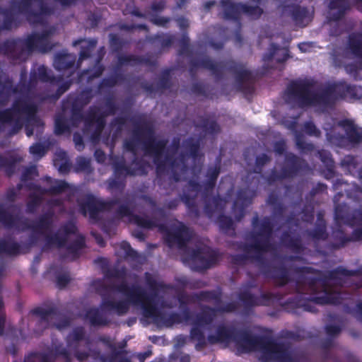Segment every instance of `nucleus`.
<instances>
[{
	"mask_svg": "<svg viewBox=\"0 0 362 362\" xmlns=\"http://www.w3.org/2000/svg\"><path fill=\"white\" fill-rule=\"evenodd\" d=\"M103 70V69L98 60L93 69H88L82 73L78 78L79 82H83L85 78H87L88 81H90L93 78L98 77L102 74Z\"/></svg>",
	"mask_w": 362,
	"mask_h": 362,
	"instance_id": "2f4dec72",
	"label": "nucleus"
},
{
	"mask_svg": "<svg viewBox=\"0 0 362 362\" xmlns=\"http://www.w3.org/2000/svg\"><path fill=\"white\" fill-rule=\"evenodd\" d=\"M311 235L316 239H325L326 238L325 221L320 217L318 218L317 226L311 233Z\"/></svg>",
	"mask_w": 362,
	"mask_h": 362,
	"instance_id": "58836bf2",
	"label": "nucleus"
},
{
	"mask_svg": "<svg viewBox=\"0 0 362 362\" xmlns=\"http://www.w3.org/2000/svg\"><path fill=\"white\" fill-rule=\"evenodd\" d=\"M36 176H37V173L35 166H30L26 168L22 175V183L18 185L17 189V190H20L25 185L28 189L32 191L28 204V211L30 212L34 211L35 206L41 202L46 194L57 195L64 193L66 197H70L76 192V188L65 181L52 180L50 177L47 179L49 185V189H42L31 183H26L28 180H33Z\"/></svg>",
	"mask_w": 362,
	"mask_h": 362,
	"instance_id": "9b49d317",
	"label": "nucleus"
},
{
	"mask_svg": "<svg viewBox=\"0 0 362 362\" xmlns=\"http://www.w3.org/2000/svg\"><path fill=\"white\" fill-rule=\"evenodd\" d=\"M349 6V0H330L329 17L335 21L342 17Z\"/></svg>",
	"mask_w": 362,
	"mask_h": 362,
	"instance_id": "4be33fe9",
	"label": "nucleus"
},
{
	"mask_svg": "<svg viewBox=\"0 0 362 362\" xmlns=\"http://www.w3.org/2000/svg\"><path fill=\"white\" fill-rule=\"evenodd\" d=\"M36 315V321L42 328L54 326L62 329L69 323V320L54 309L37 308L34 311Z\"/></svg>",
	"mask_w": 362,
	"mask_h": 362,
	"instance_id": "f3484780",
	"label": "nucleus"
},
{
	"mask_svg": "<svg viewBox=\"0 0 362 362\" xmlns=\"http://www.w3.org/2000/svg\"><path fill=\"white\" fill-rule=\"evenodd\" d=\"M179 141H174L173 148L164 154L165 141L155 137L151 127L146 123L136 124L132 138L124 141V161L115 165V177L110 179L108 188L112 192H120L124 187V180L127 175H143L146 173L151 163L156 165L159 173L165 172L173 175L176 181L187 179L192 175L188 186L184 190L182 199L187 207H193L194 199L199 193L207 197L215 185L219 174L217 167L211 168L207 172V179L202 185L197 183V168H189L186 162H194L198 157L199 143L194 140L183 144L186 155L180 153Z\"/></svg>",
	"mask_w": 362,
	"mask_h": 362,
	"instance_id": "f03ea898",
	"label": "nucleus"
},
{
	"mask_svg": "<svg viewBox=\"0 0 362 362\" xmlns=\"http://www.w3.org/2000/svg\"><path fill=\"white\" fill-rule=\"evenodd\" d=\"M18 250V245L17 243L11 240H1L0 241V253H6L9 255H14Z\"/></svg>",
	"mask_w": 362,
	"mask_h": 362,
	"instance_id": "473e14b6",
	"label": "nucleus"
},
{
	"mask_svg": "<svg viewBox=\"0 0 362 362\" xmlns=\"http://www.w3.org/2000/svg\"><path fill=\"white\" fill-rule=\"evenodd\" d=\"M352 272L346 269H339L330 274L326 280H317L306 277L310 280L309 285L305 288H300V292L313 294L312 300L318 304L339 303L343 298L339 285L344 283V278L351 276Z\"/></svg>",
	"mask_w": 362,
	"mask_h": 362,
	"instance_id": "9d476101",
	"label": "nucleus"
},
{
	"mask_svg": "<svg viewBox=\"0 0 362 362\" xmlns=\"http://www.w3.org/2000/svg\"><path fill=\"white\" fill-rule=\"evenodd\" d=\"M146 284L152 291L148 295L146 291L135 282L131 286L128 284L126 270L117 269L107 275L106 283L95 282L98 291L103 296L101 310L91 308L86 316L94 325H104L107 320L103 312L114 313L119 315L125 314L129 305L140 308L145 318L160 325L170 326L173 323L186 322L193 327L190 337L197 343V350L203 349L207 343L234 342L245 352H254L262 362H298L292 356L288 347L269 337L252 334L247 329H235L219 326L214 334H209L207 339L204 332L212 328V321L216 310L205 308L202 313L194 317L191 316L185 305L194 300L180 291V287H199L189 281L186 276L177 279V286L172 287L158 281L151 275L146 274Z\"/></svg>",
	"mask_w": 362,
	"mask_h": 362,
	"instance_id": "f257e3e1",
	"label": "nucleus"
},
{
	"mask_svg": "<svg viewBox=\"0 0 362 362\" xmlns=\"http://www.w3.org/2000/svg\"><path fill=\"white\" fill-rule=\"evenodd\" d=\"M74 141L76 148L78 151H81L83 148L84 146H83V139L80 134H74Z\"/></svg>",
	"mask_w": 362,
	"mask_h": 362,
	"instance_id": "8fccbe9b",
	"label": "nucleus"
},
{
	"mask_svg": "<svg viewBox=\"0 0 362 362\" xmlns=\"http://www.w3.org/2000/svg\"><path fill=\"white\" fill-rule=\"evenodd\" d=\"M13 92V86L10 81L6 82L5 84L0 83V103L6 100Z\"/></svg>",
	"mask_w": 362,
	"mask_h": 362,
	"instance_id": "ea45409f",
	"label": "nucleus"
},
{
	"mask_svg": "<svg viewBox=\"0 0 362 362\" xmlns=\"http://www.w3.org/2000/svg\"><path fill=\"white\" fill-rule=\"evenodd\" d=\"M55 32V27H46L41 33L35 32L24 40H8L0 47V53L13 59L23 60L31 52H48L54 46L51 38Z\"/></svg>",
	"mask_w": 362,
	"mask_h": 362,
	"instance_id": "6e6552de",
	"label": "nucleus"
},
{
	"mask_svg": "<svg viewBox=\"0 0 362 362\" xmlns=\"http://www.w3.org/2000/svg\"><path fill=\"white\" fill-rule=\"evenodd\" d=\"M271 275L273 277L279 278L281 284H286L288 281V272L284 268L274 269Z\"/></svg>",
	"mask_w": 362,
	"mask_h": 362,
	"instance_id": "a19ab883",
	"label": "nucleus"
},
{
	"mask_svg": "<svg viewBox=\"0 0 362 362\" xmlns=\"http://www.w3.org/2000/svg\"><path fill=\"white\" fill-rule=\"evenodd\" d=\"M199 66L210 70L213 74L217 76L219 74V73L224 71L225 69H227L226 64L223 63L217 64L206 57L202 59Z\"/></svg>",
	"mask_w": 362,
	"mask_h": 362,
	"instance_id": "cd10ccee",
	"label": "nucleus"
},
{
	"mask_svg": "<svg viewBox=\"0 0 362 362\" xmlns=\"http://www.w3.org/2000/svg\"><path fill=\"white\" fill-rule=\"evenodd\" d=\"M328 141L333 145L346 146L348 143L362 141V129L350 120H343L333 127H324Z\"/></svg>",
	"mask_w": 362,
	"mask_h": 362,
	"instance_id": "4468645a",
	"label": "nucleus"
},
{
	"mask_svg": "<svg viewBox=\"0 0 362 362\" xmlns=\"http://www.w3.org/2000/svg\"><path fill=\"white\" fill-rule=\"evenodd\" d=\"M288 50L286 48H281L272 45L269 55L264 57V60L274 59L277 62H282L287 59Z\"/></svg>",
	"mask_w": 362,
	"mask_h": 362,
	"instance_id": "c85d7f7f",
	"label": "nucleus"
},
{
	"mask_svg": "<svg viewBox=\"0 0 362 362\" xmlns=\"http://www.w3.org/2000/svg\"><path fill=\"white\" fill-rule=\"evenodd\" d=\"M67 347L65 349L57 339L52 340V350L42 354H33L29 355L25 359V362H54L57 356H62L66 362H69L71 356L74 354L76 358L83 361L89 356V354L81 351L83 346L88 344L84 339V331L81 327L76 328L68 336Z\"/></svg>",
	"mask_w": 362,
	"mask_h": 362,
	"instance_id": "1a4fd4ad",
	"label": "nucleus"
},
{
	"mask_svg": "<svg viewBox=\"0 0 362 362\" xmlns=\"http://www.w3.org/2000/svg\"><path fill=\"white\" fill-rule=\"evenodd\" d=\"M234 72L240 88H243V83L248 82L252 78V74L242 65H236L234 67Z\"/></svg>",
	"mask_w": 362,
	"mask_h": 362,
	"instance_id": "c756f323",
	"label": "nucleus"
},
{
	"mask_svg": "<svg viewBox=\"0 0 362 362\" xmlns=\"http://www.w3.org/2000/svg\"><path fill=\"white\" fill-rule=\"evenodd\" d=\"M95 157L96 160L100 163L103 162L105 160V154L100 150L95 151Z\"/></svg>",
	"mask_w": 362,
	"mask_h": 362,
	"instance_id": "680f3d73",
	"label": "nucleus"
},
{
	"mask_svg": "<svg viewBox=\"0 0 362 362\" xmlns=\"http://www.w3.org/2000/svg\"><path fill=\"white\" fill-rule=\"evenodd\" d=\"M54 164L61 173L67 172L71 165L66 153L60 149L55 153Z\"/></svg>",
	"mask_w": 362,
	"mask_h": 362,
	"instance_id": "393cba45",
	"label": "nucleus"
},
{
	"mask_svg": "<svg viewBox=\"0 0 362 362\" xmlns=\"http://www.w3.org/2000/svg\"><path fill=\"white\" fill-rule=\"evenodd\" d=\"M334 63L356 78L357 71L362 69V35H351L347 47L334 56Z\"/></svg>",
	"mask_w": 362,
	"mask_h": 362,
	"instance_id": "f8f14e48",
	"label": "nucleus"
},
{
	"mask_svg": "<svg viewBox=\"0 0 362 362\" xmlns=\"http://www.w3.org/2000/svg\"><path fill=\"white\" fill-rule=\"evenodd\" d=\"M61 78L57 80L50 75V71L43 65H39L35 67L30 72V81L28 86L24 87L23 92H30L34 88L38 82H49L53 88H57L55 94H47L42 97V100L52 98L54 100H57L62 94L66 91L70 86V81L60 83Z\"/></svg>",
	"mask_w": 362,
	"mask_h": 362,
	"instance_id": "2eb2a0df",
	"label": "nucleus"
},
{
	"mask_svg": "<svg viewBox=\"0 0 362 362\" xmlns=\"http://www.w3.org/2000/svg\"><path fill=\"white\" fill-rule=\"evenodd\" d=\"M96 42H97L95 40L92 39L89 40H80L78 41H75L73 43L74 46L82 43L78 63H81L83 60L89 57L90 52L95 48L96 45Z\"/></svg>",
	"mask_w": 362,
	"mask_h": 362,
	"instance_id": "a878e982",
	"label": "nucleus"
},
{
	"mask_svg": "<svg viewBox=\"0 0 362 362\" xmlns=\"http://www.w3.org/2000/svg\"><path fill=\"white\" fill-rule=\"evenodd\" d=\"M327 334L331 337L336 336L341 332V327L336 325H329L326 326Z\"/></svg>",
	"mask_w": 362,
	"mask_h": 362,
	"instance_id": "de8ad7c7",
	"label": "nucleus"
},
{
	"mask_svg": "<svg viewBox=\"0 0 362 362\" xmlns=\"http://www.w3.org/2000/svg\"><path fill=\"white\" fill-rule=\"evenodd\" d=\"M221 4L224 11V17L228 19H236L240 13L255 18L259 17L262 12L259 6H251L241 4H235L230 0H222Z\"/></svg>",
	"mask_w": 362,
	"mask_h": 362,
	"instance_id": "a211bd4d",
	"label": "nucleus"
},
{
	"mask_svg": "<svg viewBox=\"0 0 362 362\" xmlns=\"http://www.w3.org/2000/svg\"><path fill=\"white\" fill-rule=\"evenodd\" d=\"M354 239L356 240H362V228L356 230L354 235Z\"/></svg>",
	"mask_w": 362,
	"mask_h": 362,
	"instance_id": "338daca9",
	"label": "nucleus"
},
{
	"mask_svg": "<svg viewBox=\"0 0 362 362\" xmlns=\"http://www.w3.org/2000/svg\"><path fill=\"white\" fill-rule=\"evenodd\" d=\"M320 157L323 163H325L328 168L332 166V160L330 158V155L327 152L319 153Z\"/></svg>",
	"mask_w": 362,
	"mask_h": 362,
	"instance_id": "09e8293b",
	"label": "nucleus"
},
{
	"mask_svg": "<svg viewBox=\"0 0 362 362\" xmlns=\"http://www.w3.org/2000/svg\"><path fill=\"white\" fill-rule=\"evenodd\" d=\"M296 123V118H292L291 120L284 119L283 121L284 125L289 129L294 130V127Z\"/></svg>",
	"mask_w": 362,
	"mask_h": 362,
	"instance_id": "6e6d98bb",
	"label": "nucleus"
},
{
	"mask_svg": "<svg viewBox=\"0 0 362 362\" xmlns=\"http://www.w3.org/2000/svg\"><path fill=\"white\" fill-rule=\"evenodd\" d=\"M344 186V190L347 194L348 197H353L356 199H362V188L359 187L356 185H353L350 187L346 182L342 183L341 187Z\"/></svg>",
	"mask_w": 362,
	"mask_h": 362,
	"instance_id": "c9c22d12",
	"label": "nucleus"
},
{
	"mask_svg": "<svg viewBox=\"0 0 362 362\" xmlns=\"http://www.w3.org/2000/svg\"><path fill=\"white\" fill-rule=\"evenodd\" d=\"M305 130L307 134L310 136H319L320 131L312 122H307L305 124Z\"/></svg>",
	"mask_w": 362,
	"mask_h": 362,
	"instance_id": "49530a36",
	"label": "nucleus"
},
{
	"mask_svg": "<svg viewBox=\"0 0 362 362\" xmlns=\"http://www.w3.org/2000/svg\"><path fill=\"white\" fill-rule=\"evenodd\" d=\"M291 11L292 12L293 19L298 23H303L304 18L308 13V11L305 8L298 6H293Z\"/></svg>",
	"mask_w": 362,
	"mask_h": 362,
	"instance_id": "e433bc0d",
	"label": "nucleus"
},
{
	"mask_svg": "<svg viewBox=\"0 0 362 362\" xmlns=\"http://www.w3.org/2000/svg\"><path fill=\"white\" fill-rule=\"evenodd\" d=\"M304 161L296 157L293 154H288L286 156L285 166L280 174H277L276 170L268 179V182L272 183L276 180L283 179L293 176L298 170H302L304 166Z\"/></svg>",
	"mask_w": 362,
	"mask_h": 362,
	"instance_id": "aec40b11",
	"label": "nucleus"
},
{
	"mask_svg": "<svg viewBox=\"0 0 362 362\" xmlns=\"http://www.w3.org/2000/svg\"><path fill=\"white\" fill-rule=\"evenodd\" d=\"M132 203L127 198L124 199H116L110 203L108 209L114 208L117 210L119 218H126L127 221L134 223L144 228L151 229L155 227L162 228L156 220L149 219L146 216L136 215V210L132 209Z\"/></svg>",
	"mask_w": 362,
	"mask_h": 362,
	"instance_id": "dca6fc26",
	"label": "nucleus"
},
{
	"mask_svg": "<svg viewBox=\"0 0 362 362\" xmlns=\"http://www.w3.org/2000/svg\"><path fill=\"white\" fill-rule=\"evenodd\" d=\"M281 242L284 245L290 247L292 250L300 252L302 249V245L298 239H294L289 235H284L281 238Z\"/></svg>",
	"mask_w": 362,
	"mask_h": 362,
	"instance_id": "f704fd0d",
	"label": "nucleus"
},
{
	"mask_svg": "<svg viewBox=\"0 0 362 362\" xmlns=\"http://www.w3.org/2000/svg\"><path fill=\"white\" fill-rule=\"evenodd\" d=\"M164 8V4L163 2H158L153 4L152 6V9L153 11H158L162 10Z\"/></svg>",
	"mask_w": 362,
	"mask_h": 362,
	"instance_id": "69168bd1",
	"label": "nucleus"
},
{
	"mask_svg": "<svg viewBox=\"0 0 362 362\" xmlns=\"http://www.w3.org/2000/svg\"><path fill=\"white\" fill-rule=\"evenodd\" d=\"M254 233L251 235L250 244L244 249L245 257L252 259L263 265L269 259L276 261V249L272 244V230L270 218L261 222L253 221Z\"/></svg>",
	"mask_w": 362,
	"mask_h": 362,
	"instance_id": "0eeeda50",
	"label": "nucleus"
},
{
	"mask_svg": "<svg viewBox=\"0 0 362 362\" xmlns=\"http://www.w3.org/2000/svg\"><path fill=\"white\" fill-rule=\"evenodd\" d=\"M269 160V158L266 154L259 156L256 159V167L254 169V173L248 174L246 183L247 188L241 190L238 194L236 201L233 204L234 217L237 221H240L244 216V208L247 206L255 195V189L257 184L259 182V172L261 167Z\"/></svg>",
	"mask_w": 362,
	"mask_h": 362,
	"instance_id": "ddd939ff",
	"label": "nucleus"
},
{
	"mask_svg": "<svg viewBox=\"0 0 362 362\" xmlns=\"http://www.w3.org/2000/svg\"><path fill=\"white\" fill-rule=\"evenodd\" d=\"M127 127V122L124 118L115 119L111 125L112 139L115 140L119 132Z\"/></svg>",
	"mask_w": 362,
	"mask_h": 362,
	"instance_id": "72a5a7b5",
	"label": "nucleus"
},
{
	"mask_svg": "<svg viewBox=\"0 0 362 362\" xmlns=\"http://www.w3.org/2000/svg\"><path fill=\"white\" fill-rule=\"evenodd\" d=\"M350 223L352 225L362 224V213L361 211H356V214H354Z\"/></svg>",
	"mask_w": 362,
	"mask_h": 362,
	"instance_id": "864d4df0",
	"label": "nucleus"
},
{
	"mask_svg": "<svg viewBox=\"0 0 362 362\" xmlns=\"http://www.w3.org/2000/svg\"><path fill=\"white\" fill-rule=\"evenodd\" d=\"M76 165L78 170L90 172V162L88 158L79 157L77 159Z\"/></svg>",
	"mask_w": 362,
	"mask_h": 362,
	"instance_id": "c03bdc74",
	"label": "nucleus"
},
{
	"mask_svg": "<svg viewBox=\"0 0 362 362\" xmlns=\"http://www.w3.org/2000/svg\"><path fill=\"white\" fill-rule=\"evenodd\" d=\"M81 210L84 215L89 213L91 216H95L97 211L98 210V207L97 206L95 200L88 199L84 204L81 206Z\"/></svg>",
	"mask_w": 362,
	"mask_h": 362,
	"instance_id": "4c0bfd02",
	"label": "nucleus"
},
{
	"mask_svg": "<svg viewBox=\"0 0 362 362\" xmlns=\"http://www.w3.org/2000/svg\"><path fill=\"white\" fill-rule=\"evenodd\" d=\"M192 232L183 223L174 221L166 230L165 238L170 247L176 246L182 251L183 263L192 270H204L216 262V255L209 247L204 245L196 249L185 247L191 238Z\"/></svg>",
	"mask_w": 362,
	"mask_h": 362,
	"instance_id": "423d86ee",
	"label": "nucleus"
},
{
	"mask_svg": "<svg viewBox=\"0 0 362 362\" xmlns=\"http://www.w3.org/2000/svg\"><path fill=\"white\" fill-rule=\"evenodd\" d=\"M117 83H119L118 78L105 79L103 82L102 86L100 88L102 89L103 86H114L115 84H117Z\"/></svg>",
	"mask_w": 362,
	"mask_h": 362,
	"instance_id": "4d7b16f0",
	"label": "nucleus"
},
{
	"mask_svg": "<svg viewBox=\"0 0 362 362\" xmlns=\"http://www.w3.org/2000/svg\"><path fill=\"white\" fill-rule=\"evenodd\" d=\"M70 281V276L69 274L66 272L63 271L62 272H59L57 275V282L59 286L64 287L65 286L69 281Z\"/></svg>",
	"mask_w": 362,
	"mask_h": 362,
	"instance_id": "a18cd8bd",
	"label": "nucleus"
},
{
	"mask_svg": "<svg viewBox=\"0 0 362 362\" xmlns=\"http://www.w3.org/2000/svg\"><path fill=\"white\" fill-rule=\"evenodd\" d=\"M62 204V201L57 198L52 197L51 199L49 200V206L52 207L55 206H60Z\"/></svg>",
	"mask_w": 362,
	"mask_h": 362,
	"instance_id": "e2e57ef3",
	"label": "nucleus"
},
{
	"mask_svg": "<svg viewBox=\"0 0 362 362\" xmlns=\"http://www.w3.org/2000/svg\"><path fill=\"white\" fill-rule=\"evenodd\" d=\"M338 98L359 99L362 98V87L351 86L344 82L321 87L308 82H295L288 87L285 95L289 104L313 106L318 111L330 107Z\"/></svg>",
	"mask_w": 362,
	"mask_h": 362,
	"instance_id": "20e7f679",
	"label": "nucleus"
},
{
	"mask_svg": "<svg viewBox=\"0 0 362 362\" xmlns=\"http://www.w3.org/2000/svg\"><path fill=\"white\" fill-rule=\"evenodd\" d=\"M52 216L53 213L49 211L37 222L31 223L11 215L0 206V223L6 227L18 230L31 228L35 233L42 235L49 247H59L65 251L66 258L75 259L84 246L83 237L77 233L75 225L71 222L67 223L59 233L52 235Z\"/></svg>",
	"mask_w": 362,
	"mask_h": 362,
	"instance_id": "7ed1b4c3",
	"label": "nucleus"
},
{
	"mask_svg": "<svg viewBox=\"0 0 362 362\" xmlns=\"http://www.w3.org/2000/svg\"><path fill=\"white\" fill-rule=\"evenodd\" d=\"M6 122L13 124L16 131L18 130V100L11 109L3 111L0 107V124Z\"/></svg>",
	"mask_w": 362,
	"mask_h": 362,
	"instance_id": "412c9836",
	"label": "nucleus"
},
{
	"mask_svg": "<svg viewBox=\"0 0 362 362\" xmlns=\"http://www.w3.org/2000/svg\"><path fill=\"white\" fill-rule=\"evenodd\" d=\"M206 129L210 133H215L219 130V127L216 122H211L209 125L206 126Z\"/></svg>",
	"mask_w": 362,
	"mask_h": 362,
	"instance_id": "13d9d810",
	"label": "nucleus"
},
{
	"mask_svg": "<svg viewBox=\"0 0 362 362\" xmlns=\"http://www.w3.org/2000/svg\"><path fill=\"white\" fill-rule=\"evenodd\" d=\"M294 133L296 138V144L299 149H300L303 151H310L313 149V146L311 144L305 143L302 136L296 131H294Z\"/></svg>",
	"mask_w": 362,
	"mask_h": 362,
	"instance_id": "37998d69",
	"label": "nucleus"
},
{
	"mask_svg": "<svg viewBox=\"0 0 362 362\" xmlns=\"http://www.w3.org/2000/svg\"><path fill=\"white\" fill-rule=\"evenodd\" d=\"M197 298L202 299V300H210L212 298H217L218 296L216 293H209V292H203L199 294V296L196 297Z\"/></svg>",
	"mask_w": 362,
	"mask_h": 362,
	"instance_id": "603ef678",
	"label": "nucleus"
},
{
	"mask_svg": "<svg viewBox=\"0 0 362 362\" xmlns=\"http://www.w3.org/2000/svg\"><path fill=\"white\" fill-rule=\"evenodd\" d=\"M119 60V63L122 66H123L124 64H132V65L134 64L131 57H120Z\"/></svg>",
	"mask_w": 362,
	"mask_h": 362,
	"instance_id": "052dcab7",
	"label": "nucleus"
},
{
	"mask_svg": "<svg viewBox=\"0 0 362 362\" xmlns=\"http://www.w3.org/2000/svg\"><path fill=\"white\" fill-rule=\"evenodd\" d=\"M175 341H176L175 346L177 347H181L186 344L187 337H184V336H178L175 339Z\"/></svg>",
	"mask_w": 362,
	"mask_h": 362,
	"instance_id": "bf43d9fd",
	"label": "nucleus"
},
{
	"mask_svg": "<svg viewBox=\"0 0 362 362\" xmlns=\"http://www.w3.org/2000/svg\"><path fill=\"white\" fill-rule=\"evenodd\" d=\"M116 253L120 257L136 260L139 263H141L144 260V257L138 255L127 242H122L119 245L116 250Z\"/></svg>",
	"mask_w": 362,
	"mask_h": 362,
	"instance_id": "b1692460",
	"label": "nucleus"
},
{
	"mask_svg": "<svg viewBox=\"0 0 362 362\" xmlns=\"http://www.w3.org/2000/svg\"><path fill=\"white\" fill-rule=\"evenodd\" d=\"M177 204H178V201L177 199H173V200L170 201L167 204V207L169 209H175L177 206Z\"/></svg>",
	"mask_w": 362,
	"mask_h": 362,
	"instance_id": "774afa93",
	"label": "nucleus"
},
{
	"mask_svg": "<svg viewBox=\"0 0 362 362\" xmlns=\"http://www.w3.org/2000/svg\"><path fill=\"white\" fill-rule=\"evenodd\" d=\"M90 98V93L83 91L73 103L72 115L69 121L66 120L63 115H59L55 119V133L61 134L69 132L71 127L83 126V133L88 135L93 143L100 140L101 132L104 127V118L108 114L114 112V105L112 102L106 104V110L102 111L99 108H93L90 113L84 117L78 106L87 104Z\"/></svg>",
	"mask_w": 362,
	"mask_h": 362,
	"instance_id": "39448f33",
	"label": "nucleus"
},
{
	"mask_svg": "<svg viewBox=\"0 0 362 362\" xmlns=\"http://www.w3.org/2000/svg\"><path fill=\"white\" fill-rule=\"evenodd\" d=\"M53 141L52 140H49L47 141V143H45V144H34L32 146L30 147V153L36 158H40L41 157H42L47 148H49V146L52 144H53Z\"/></svg>",
	"mask_w": 362,
	"mask_h": 362,
	"instance_id": "7c9ffc66",
	"label": "nucleus"
},
{
	"mask_svg": "<svg viewBox=\"0 0 362 362\" xmlns=\"http://www.w3.org/2000/svg\"><path fill=\"white\" fill-rule=\"evenodd\" d=\"M226 204V200L220 198L214 199L212 204L206 206V211L211 218L218 221L222 228L229 229L233 226V220L230 217L223 214Z\"/></svg>",
	"mask_w": 362,
	"mask_h": 362,
	"instance_id": "6ab92c4d",
	"label": "nucleus"
},
{
	"mask_svg": "<svg viewBox=\"0 0 362 362\" xmlns=\"http://www.w3.org/2000/svg\"><path fill=\"white\" fill-rule=\"evenodd\" d=\"M144 201L145 202L146 207L148 209H150L155 216L159 215L160 216H163L165 215L163 209L158 208L153 200L150 198H146L144 199Z\"/></svg>",
	"mask_w": 362,
	"mask_h": 362,
	"instance_id": "79ce46f5",
	"label": "nucleus"
},
{
	"mask_svg": "<svg viewBox=\"0 0 362 362\" xmlns=\"http://www.w3.org/2000/svg\"><path fill=\"white\" fill-rule=\"evenodd\" d=\"M275 151L279 154H282L285 149V143L284 141H279L274 145Z\"/></svg>",
	"mask_w": 362,
	"mask_h": 362,
	"instance_id": "5fc2aeb1",
	"label": "nucleus"
},
{
	"mask_svg": "<svg viewBox=\"0 0 362 362\" xmlns=\"http://www.w3.org/2000/svg\"><path fill=\"white\" fill-rule=\"evenodd\" d=\"M151 21L157 25L164 26L169 21V19L163 17L155 16L152 17Z\"/></svg>",
	"mask_w": 362,
	"mask_h": 362,
	"instance_id": "3c124183",
	"label": "nucleus"
},
{
	"mask_svg": "<svg viewBox=\"0 0 362 362\" xmlns=\"http://www.w3.org/2000/svg\"><path fill=\"white\" fill-rule=\"evenodd\" d=\"M177 23L181 28H185L188 26V21L185 18L177 19Z\"/></svg>",
	"mask_w": 362,
	"mask_h": 362,
	"instance_id": "0e129e2a",
	"label": "nucleus"
},
{
	"mask_svg": "<svg viewBox=\"0 0 362 362\" xmlns=\"http://www.w3.org/2000/svg\"><path fill=\"white\" fill-rule=\"evenodd\" d=\"M75 61L76 57L74 54L62 52L55 55L54 66L59 71L65 70L72 67Z\"/></svg>",
	"mask_w": 362,
	"mask_h": 362,
	"instance_id": "5701e85b",
	"label": "nucleus"
},
{
	"mask_svg": "<svg viewBox=\"0 0 362 362\" xmlns=\"http://www.w3.org/2000/svg\"><path fill=\"white\" fill-rule=\"evenodd\" d=\"M240 300L245 306L249 307L265 304L267 299L264 298L263 299L258 298L254 296L250 291L246 290L240 294Z\"/></svg>",
	"mask_w": 362,
	"mask_h": 362,
	"instance_id": "bb28decb",
	"label": "nucleus"
}]
</instances>
